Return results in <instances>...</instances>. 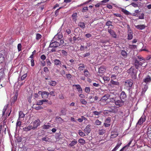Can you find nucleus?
Wrapping results in <instances>:
<instances>
[{"label":"nucleus","mask_w":151,"mask_h":151,"mask_svg":"<svg viewBox=\"0 0 151 151\" xmlns=\"http://www.w3.org/2000/svg\"><path fill=\"white\" fill-rule=\"evenodd\" d=\"M106 132V130L103 129H99L98 131L99 134L100 135H103Z\"/></svg>","instance_id":"obj_30"},{"label":"nucleus","mask_w":151,"mask_h":151,"mask_svg":"<svg viewBox=\"0 0 151 151\" xmlns=\"http://www.w3.org/2000/svg\"><path fill=\"white\" fill-rule=\"evenodd\" d=\"M41 122L39 119H37L33 121L32 124L33 125L32 127L33 130H35L37 128L40 124Z\"/></svg>","instance_id":"obj_6"},{"label":"nucleus","mask_w":151,"mask_h":151,"mask_svg":"<svg viewBox=\"0 0 151 151\" xmlns=\"http://www.w3.org/2000/svg\"><path fill=\"white\" fill-rule=\"evenodd\" d=\"M77 143V141L74 140L73 141H72L71 143L69 144V146L71 147H72L73 146L76 145Z\"/></svg>","instance_id":"obj_32"},{"label":"nucleus","mask_w":151,"mask_h":151,"mask_svg":"<svg viewBox=\"0 0 151 151\" xmlns=\"http://www.w3.org/2000/svg\"><path fill=\"white\" fill-rule=\"evenodd\" d=\"M64 43V41L63 40H60V42L58 41L52 40L50 42L49 47H50L52 48L51 50L52 52H55L56 51L55 48L59 47Z\"/></svg>","instance_id":"obj_1"},{"label":"nucleus","mask_w":151,"mask_h":151,"mask_svg":"<svg viewBox=\"0 0 151 151\" xmlns=\"http://www.w3.org/2000/svg\"><path fill=\"white\" fill-rule=\"evenodd\" d=\"M50 93L46 91H44L42 92V98L43 99H46L48 97V96L49 95Z\"/></svg>","instance_id":"obj_22"},{"label":"nucleus","mask_w":151,"mask_h":151,"mask_svg":"<svg viewBox=\"0 0 151 151\" xmlns=\"http://www.w3.org/2000/svg\"><path fill=\"white\" fill-rule=\"evenodd\" d=\"M145 116H142L138 120L137 124L141 125L145 121Z\"/></svg>","instance_id":"obj_11"},{"label":"nucleus","mask_w":151,"mask_h":151,"mask_svg":"<svg viewBox=\"0 0 151 151\" xmlns=\"http://www.w3.org/2000/svg\"><path fill=\"white\" fill-rule=\"evenodd\" d=\"M127 27L128 29L127 39L129 40H131L132 39L133 37V32L132 31L129 25H127Z\"/></svg>","instance_id":"obj_4"},{"label":"nucleus","mask_w":151,"mask_h":151,"mask_svg":"<svg viewBox=\"0 0 151 151\" xmlns=\"http://www.w3.org/2000/svg\"><path fill=\"white\" fill-rule=\"evenodd\" d=\"M90 55L89 52L86 53L85 54L83 55V57H86L89 56Z\"/></svg>","instance_id":"obj_57"},{"label":"nucleus","mask_w":151,"mask_h":151,"mask_svg":"<svg viewBox=\"0 0 151 151\" xmlns=\"http://www.w3.org/2000/svg\"><path fill=\"white\" fill-rule=\"evenodd\" d=\"M133 81L131 80H128L125 82V85L127 87L130 88L133 85Z\"/></svg>","instance_id":"obj_10"},{"label":"nucleus","mask_w":151,"mask_h":151,"mask_svg":"<svg viewBox=\"0 0 151 151\" xmlns=\"http://www.w3.org/2000/svg\"><path fill=\"white\" fill-rule=\"evenodd\" d=\"M85 91L86 93H89L90 91V89L89 87H86L85 88Z\"/></svg>","instance_id":"obj_50"},{"label":"nucleus","mask_w":151,"mask_h":151,"mask_svg":"<svg viewBox=\"0 0 151 151\" xmlns=\"http://www.w3.org/2000/svg\"><path fill=\"white\" fill-rule=\"evenodd\" d=\"M129 47L130 49H135L137 48V45H129Z\"/></svg>","instance_id":"obj_39"},{"label":"nucleus","mask_w":151,"mask_h":151,"mask_svg":"<svg viewBox=\"0 0 151 151\" xmlns=\"http://www.w3.org/2000/svg\"><path fill=\"white\" fill-rule=\"evenodd\" d=\"M135 27L136 28L140 30L143 29L146 27V26L144 24L138 25L135 26Z\"/></svg>","instance_id":"obj_21"},{"label":"nucleus","mask_w":151,"mask_h":151,"mask_svg":"<svg viewBox=\"0 0 151 151\" xmlns=\"http://www.w3.org/2000/svg\"><path fill=\"white\" fill-rule=\"evenodd\" d=\"M40 58L43 60H44L46 59V57L45 55H42L41 56Z\"/></svg>","instance_id":"obj_58"},{"label":"nucleus","mask_w":151,"mask_h":151,"mask_svg":"<svg viewBox=\"0 0 151 151\" xmlns=\"http://www.w3.org/2000/svg\"><path fill=\"white\" fill-rule=\"evenodd\" d=\"M24 68L26 71V73L23 74L21 78V80L23 81L25 79L27 76V73L28 71V69L26 67H24Z\"/></svg>","instance_id":"obj_17"},{"label":"nucleus","mask_w":151,"mask_h":151,"mask_svg":"<svg viewBox=\"0 0 151 151\" xmlns=\"http://www.w3.org/2000/svg\"><path fill=\"white\" fill-rule=\"evenodd\" d=\"M78 65L79 66L78 70L80 71L83 70L85 68V65L84 64L80 63L78 64Z\"/></svg>","instance_id":"obj_20"},{"label":"nucleus","mask_w":151,"mask_h":151,"mask_svg":"<svg viewBox=\"0 0 151 151\" xmlns=\"http://www.w3.org/2000/svg\"><path fill=\"white\" fill-rule=\"evenodd\" d=\"M151 81V78L150 76L149 75L147 76L146 78H145L143 80V82L145 83L146 84H147L150 83Z\"/></svg>","instance_id":"obj_15"},{"label":"nucleus","mask_w":151,"mask_h":151,"mask_svg":"<svg viewBox=\"0 0 151 151\" xmlns=\"http://www.w3.org/2000/svg\"><path fill=\"white\" fill-rule=\"evenodd\" d=\"M78 142L82 144L83 145L86 143L85 140L82 138H80L78 139Z\"/></svg>","instance_id":"obj_34"},{"label":"nucleus","mask_w":151,"mask_h":151,"mask_svg":"<svg viewBox=\"0 0 151 151\" xmlns=\"http://www.w3.org/2000/svg\"><path fill=\"white\" fill-rule=\"evenodd\" d=\"M112 22L110 21H108L106 23V25L108 26L109 27V26H111L113 27V25L112 24Z\"/></svg>","instance_id":"obj_35"},{"label":"nucleus","mask_w":151,"mask_h":151,"mask_svg":"<svg viewBox=\"0 0 151 151\" xmlns=\"http://www.w3.org/2000/svg\"><path fill=\"white\" fill-rule=\"evenodd\" d=\"M117 76V75L116 74H115L114 73H111V78L113 79H116V77Z\"/></svg>","instance_id":"obj_54"},{"label":"nucleus","mask_w":151,"mask_h":151,"mask_svg":"<svg viewBox=\"0 0 151 151\" xmlns=\"http://www.w3.org/2000/svg\"><path fill=\"white\" fill-rule=\"evenodd\" d=\"M104 125L105 127H108L110 126L111 124H110L104 123Z\"/></svg>","instance_id":"obj_61"},{"label":"nucleus","mask_w":151,"mask_h":151,"mask_svg":"<svg viewBox=\"0 0 151 151\" xmlns=\"http://www.w3.org/2000/svg\"><path fill=\"white\" fill-rule=\"evenodd\" d=\"M84 75L86 77H90L91 76L90 73L87 69H86L83 71Z\"/></svg>","instance_id":"obj_24"},{"label":"nucleus","mask_w":151,"mask_h":151,"mask_svg":"<svg viewBox=\"0 0 151 151\" xmlns=\"http://www.w3.org/2000/svg\"><path fill=\"white\" fill-rule=\"evenodd\" d=\"M101 122L98 119H97L95 122V124L97 125H101Z\"/></svg>","instance_id":"obj_44"},{"label":"nucleus","mask_w":151,"mask_h":151,"mask_svg":"<svg viewBox=\"0 0 151 151\" xmlns=\"http://www.w3.org/2000/svg\"><path fill=\"white\" fill-rule=\"evenodd\" d=\"M144 14L142 13L139 17V19H144Z\"/></svg>","instance_id":"obj_55"},{"label":"nucleus","mask_w":151,"mask_h":151,"mask_svg":"<svg viewBox=\"0 0 151 151\" xmlns=\"http://www.w3.org/2000/svg\"><path fill=\"white\" fill-rule=\"evenodd\" d=\"M62 55L64 56H66L68 55V52L67 51L64 50H61Z\"/></svg>","instance_id":"obj_37"},{"label":"nucleus","mask_w":151,"mask_h":151,"mask_svg":"<svg viewBox=\"0 0 151 151\" xmlns=\"http://www.w3.org/2000/svg\"><path fill=\"white\" fill-rule=\"evenodd\" d=\"M122 71V69L119 67L115 66L113 68V71L111 72V73H114L115 74L118 75Z\"/></svg>","instance_id":"obj_5"},{"label":"nucleus","mask_w":151,"mask_h":151,"mask_svg":"<svg viewBox=\"0 0 151 151\" xmlns=\"http://www.w3.org/2000/svg\"><path fill=\"white\" fill-rule=\"evenodd\" d=\"M151 59V55H149L147 56L146 58V60H149Z\"/></svg>","instance_id":"obj_60"},{"label":"nucleus","mask_w":151,"mask_h":151,"mask_svg":"<svg viewBox=\"0 0 151 151\" xmlns=\"http://www.w3.org/2000/svg\"><path fill=\"white\" fill-rule=\"evenodd\" d=\"M115 104L119 107H121L124 104V101L119 98H116L114 100Z\"/></svg>","instance_id":"obj_3"},{"label":"nucleus","mask_w":151,"mask_h":151,"mask_svg":"<svg viewBox=\"0 0 151 151\" xmlns=\"http://www.w3.org/2000/svg\"><path fill=\"white\" fill-rule=\"evenodd\" d=\"M111 83L112 85H116L119 86V82L117 81H115L113 80H111Z\"/></svg>","instance_id":"obj_38"},{"label":"nucleus","mask_w":151,"mask_h":151,"mask_svg":"<svg viewBox=\"0 0 151 151\" xmlns=\"http://www.w3.org/2000/svg\"><path fill=\"white\" fill-rule=\"evenodd\" d=\"M101 111L98 112L97 111H94L93 112V113L95 115L99 116L101 114Z\"/></svg>","instance_id":"obj_45"},{"label":"nucleus","mask_w":151,"mask_h":151,"mask_svg":"<svg viewBox=\"0 0 151 151\" xmlns=\"http://www.w3.org/2000/svg\"><path fill=\"white\" fill-rule=\"evenodd\" d=\"M66 110L65 109L63 108L61 109L60 111V113L63 115H65L66 114Z\"/></svg>","instance_id":"obj_46"},{"label":"nucleus","mask_w":151,"mask_h":151,"mask_svg":"<svg viewBox=\"0 0 151 151\" xmlns=\"http://www.w3.org/2000/svg\"><path fill=\"white\" fill-rule=\"evenodd\" d=\"M4 60V58L1 54H0V63H2Z\"/></svg>","instance_id":"obj_49"},{"label":"nucleus","mask_w":151,"mask_h":151,"mask_svg":"<svg viewBox=\"0 0 151 151\" xmlns=\"http://www.w3.org/2000/svg\"><path fill=\"white\" fill-rule=\"evenodd\" d=\"M66 32L69 35L71 33V31L70 29H68L66 30Z\"/></svg>","instance_id":"obj_63"},{"label":"nucleus","mask_w":151,"mask_h":151,"mask_svg":"<svg viewBox=\"0 0 151 151\" xmlns=\"http://www.w3.org/2000/svg\"><path fill=\"white\" fill-rule=\"evenodd\" d=\"M49 84L51 86H54L57 84V82L55 81H51L49 82Z\"/></svg>","instance_id":"obj_33"},{"label":"nucleus","mask_w":151,"mask_h":151,"mask_svg":"<svg viewBox=\"0 0 151 151\" xmlns=\"http://www.w3.org/2000/svg\"><path fill=\"white\" fill-rule=\"evenodd\" d=\"M73 86H75L76 87L79 93H82V90L80 85L79 84L73 85Z\"/></svg>","instance_id":"obj_19"},{"label":"nucleus","mask_w":151,"mask_h":151,"mask_svg":"<svg viewBox=\"0 0 151 151\" xmlns=\"http://www.w3.org/2000/svg\"><path fill=\"white\" fill-rule=\"evenodd\" d=\"M56 121H59L60 123H62L63 121V119L60 117H57L56 118Z\"/></svg>","instance_id":"obj_48"},{"label":"nucleus","mask_w":151,"mask_h":151,"mask_svg":"<svg viewBox=\"0 0 151 151\" xmlns=\"http://www.w3.org/2000/svg\"><path fill=\"white\" fill-rule=\"evenodd\" d=\"M110 27H108V32L110 34L111 37L116 38V32L113 30L111 29H109Z\"/></svg>","instance_id":"obj_8"},{"label":"nucleus","mask_w":151,"mask_h":151,"mask_svg":"<svg viewBox=\"0 0 151 151\" xmlns=\"http://www.w3.org/2000/svg\"><path fill=\"white\" fill-rule=\"evenodd\" d=\"M43 71L44 72L46 73L49 71V70L47 67H45L43 68Z\"/></svg>","instance_id":"obj_59"},{"label":"nucleus","mask_w":151,"mask_h":151,"mask_svg":"<svg viewBox=\"0 0 151 151\" xmlns=\"http://www.w3.org/2000/svg\"><path fill=\"white\" fill-rule=\"evenodd\" d=\"M88 8L87 7L85 6L84 7L82 10V12H85L87 11H88Z\"/></svg>","instance_id":"obj_52"},{"label":"nucleus","mask_w":151,"mask_h":151,"mask_svg":"<svg viewBox=\"0 0 151 151\" xmlns=\"http://www.w3.org/2000/svg\"><path fill=\"white\" fill-rule=\"evenodd\" d=\"M91 125H87L85 129H84V131L85 133H86L87 134H88L91 131V129H90Z\"/></svg>","instance_id":"obj_12"},{"label":"nucleus","mask_w":151,"mask_h":151,"mask_svg":"<svg viewBox=\"0 0 151 151\" xmlns=\"http://www.w3.org/2000/svg\"><path fill=\"white\" fill-rule=\"evenodd\" d=\"M110 97V95L108 94H106L104 96H102L101 99L100 100V101H106L108 99H109Z\"/></svg>","instance_id":"obj_18"},{"label":"nucleus","mask_w":151,"mask_h":151,"mask_svg":"<svg viewBox=\"0 0 151 151\" xmlns=\"http://www.w3.org/2000/svg\"><path fill=\"white\" fill-rule=\"evenodd\" d=\"M131 5L134 7H137L138 6V5L134 3H131Z\"/></svg>","instance_id":"obj_64"},{"label":"nucleus","mask_w":151,"mask_h":151,"mask_svg":"<svg viewBox=\"0 0 151 151\" xmlns=\"http://www.w3.org/2000/svg\"><path fill=\"white\" fill-rule=\"evenodd\" d=\"M22 45L20 43L18 44L17 45V48L18 50L19 51L21 50Z\"/></svg>","instance_id":"obj_53"},{"label":"nucleus","mask_w":151,"mask_h":151,"mask_svg":"<svg viewBox=\"0 0 151 151\" xmlns=\"http://www.w3.org/2000/svg\"><path fill=\"white\" fill-rule=\"evenodd\" d=\"M111 118L110 117H108L106 118V120H105V122L104 123L110 124L111 122Z\"/></svg>","instance_id":"obj_42"},{"label":"nucleus","mask_w":151,"mask_h":151,"mask_svg":"<svg viewBox=\"0 0 151 151\" xmlns=\"http://www.w3.org/2000/svg\"><path fill=\"white\" fill-rule=\"evenodd\" d=\"M121 54L124 58H126L127 56V53L124 50H121Z\"/></svg>","instance_id":"obj_29"},{"label":"nucleus","mask_w":151,"mask_h":151,"mask_svg":"<svg viewBox=\"0 0 151 151\" xmlns=\"http://www.w3.org/2000/svg\"><path fill=\"white\" fill-rule=\"evenodd\" d=\"M55 65H61V62L58 59H55L54 60Z\"/></svg>","instance_id":"obj_27"},{"label":"nucleus","mask_w":151,"mask_h":151,"mask_svg":"<svg viewBox=\"0 0 151 151\" xmlns=\"http://www.w3.org/2000/svg\"><path fill=\"white\" fill-rule=\"evenodd\" d=\"M23 129L24 131L26 132H28L31 129H33L32 127V125H29L26 127H24Z\"/></svg>","instance_id":"obj_16"},{"label":"nucleus","mask_w":151,"mask_h":151,"mask_svg":"<svg viewBox=\"0 0 151 151\" xmlns=\"http://www.w3.org/2000/svg\"><path fill=\"white\" fill-rule=\"evenodd\" d=\"M25 116V114L23 113L22 111H20L19 114V118H23Z\"/></svg>","instance_id":"obj_36"},{"label":"nucleus","mask_w":151,"mask_h":151,"mask_svg":"<svg viewBox=\"0 0 151 151\" xmlns=\"http://www.w3.org/2000/svg\"><path fill=\"white\" fill-rule=\"evenodd\" d=\"M121 11L126 15H131V13L130 12L123 8L122 9Z\"/></svg>","instance_id":"obj_31"},{"label":"nucleus","mask_w":151,"mask_h":151,"mask_svg":"<svg viewBox=\"0 0 151 151\" xmlns=\"http://www.w3.org/2000/svg\"><path fill=\"white\" fill-rule=\"evenodd\" d=\"M42 35L39 33H37L36 35V39L37 40H39L42 37Z\"/></svg>","instance_id":"obj_40"},{"label":"nucleus","mask_w":151,"mask_h":151,"mask_svg":"<svg viewBox=\"0 0 151 151\" xmlns=\"http://www.w3.org/2000/svg\"><path fill=\"white\" fill-rule=\"evenodd\" d=\"M128 73L131 76L132 78L135 79L137 77V70L134 67H131L127 71Z\"/></svg>","instance_id":"obj_2"},{"label":"nucleus","mask_w":151,"mask_h":151,"mask_svg":"<svg viewBox=\"0 0 151 151\" xmlns=\"http://www.w3.org/2000/svg\"><path fill=\"white\" fill-rule=\"evenodd\" d=\"M126 97L127 96L125 92L124 91H122L119 98L123 100L125 99Z\"/></svg>","instance_id":"obj_23"},{"label":"nucleus","mask_w":151,"mask_h":151,"mask_svg":"<svg viewBox=\"0 0 151 151\" xmlns=\"http://www.w3.org/2000/svg\"><path fill=\"white\" fill-rule=\"evenodd\" d=\"M142 63L137 60H136L134 63V65L136 69H138L139 66H142Z\"/></svg>","instance_id":"obj_13"},{"label":"nucleus","mask_w":151,"mask_h":151,"mask_svg":"<svg viewBox=\"0 0 151 151\" xmlns=\"http://www.w3.org/2000/svg\"><path fill=\"white\" fill-rule=\"evenodd\" d=\"M63 36V35L61 33H58L55 36L53 40L60 42V40H61V39L62 38Z\"/></svg>","instance_id":"obj_7"},{"label":"nucleus","mask_w":151,"mask_h":151,"mask_svg":"<svg viewBox=\"0 0 151 151\" xmlns=\"http://www.w3.org/2000/svg\"><path fill=\"white\" fill-rule=\"evenodd\" d=\"M77 13L76 12L73 13L72 15V20L75 22H76L77 19Z\"/></svg>","instance_id":"obj_25"},{"label":"nucleus","mask_w":151,"mask_h":151,"mask_svg":"<svg viewBox=\"0 0 151 151\" xmlns=\"http://www.w3.org/2000/svg\"><path fill=\"white\" fill-rule=\"evenodd\" d=\"M18 97V94H15L14 96L12 98L11 101V105H13L14 102L17 100Z\"/></svg>","instance_id":"obj_14"},{"label":"nucleus","mask_w":151,"mask_h":151,"mask_svg":"<svg viewBox=\"0 0 151 151\" xmlns=\"http://www.w3.org/2000/svg\"><path fill=\"white\" fill-rule=\"evenodd\" d=\"M51 127V126L48 125H44L43 126V128L45 129H48L50 127Z\"/></svg>","instance_id":"obj_51"},{"label":"nucleus","mask_w":151,"mask_h":151,"mask_svg":"<svg viewBox=\"0 0 151 151\" xmlns=\"http://www.w3.org/2000/svg\"><path fill=\"white\" fill-rule=\"evenodd\" d=\"M106 69L103 66H101L99 69L98 72L99 73H102L105 71Z\"/></svg>","instance_id":"obj_28"},{"label":"nucleus","mask_w":151,"mask_h":151,"mask_svg":"<svg viewBox=\"0 0 151 151\" xmlns=\"http://www.w3.org/2000/svg\"><path fill=\"white\" fill-rule=\"evenodd\" d=\"M148 88V85L147 84H145L142 86V91H141V95H143L145 94Z\"/></svg>","instance_id":"obj_9"},{"label":"nucleus","mask_w":151,"mask_h":151,"mask_svg":"<svg viewBox=\"0 0 151 151\" xmlns=\"http://www.w3.org/2000/svg\"><path fill=\"white\" fill-rule=\"evenodd\" d=\"M79 134L81 137H84L85 136V134L81 130H79L78 131Z\"/></svg>","instance_id":"obj_41"},{"label":"nucleus","mask_w":151,"mask_h":151,"mask_svg":"<svg viewBox=\"0 0 151 151\" xmlns=\"http://www.w3.org/2000/svg\"><path fill=\"white\" fill-rule=\"evenodd\" d=\"M78 26L82 29H84L85 27V24L83 22H80L78 23Z\"/></svg>","instance_id":"obj_26"},{"label":"nucleus","mask_w":151,"mask_h":151,"mask_svg":"<svg viewBox=\"0 0 151 151\" xmlns=\"http://www.w3.org/2000/svg\"><path fill=\"white\" fill-rule=\"evenodd\" d=\"M65 74V72L64 70H62L61 71L60 74L62 76H63Z\"/></svg>","instance_id":"obj_56"},{"label":"nucleus","mask_w":151,"mask_h":151,"mask_svg":"<svg viewBox=\"0 0 151 151\" xmlns=\"http://www.w3.org/2000/svg\"><path fill=\"white\" fill-rule=\"evenodd\" d=\"M7 106H5L3 109L2 111V116H4V115L5 112L6 111L7 109Z\"/></svg>","instance_id":"obj_43"},{"label":"nucleus","mask_w":151,"mask_h":151,"mask_svg":"<svg viewBox=\"0 0 151 151\" xmlns=\"http://www.w3.org/2000/svg\"><path fill=\"white\" fill-rule=\"evenodd\" d=\"M81 103L85 105L87 103V101L84 99H81L80 100Z\"/></svg>","instance_id":"obj_47"},{"label":"nucleus","mask_w":151,"mask_h":151,"mask_svg":"<svg viewBox=\"0 0 151 151\" xmlns=\"http://www.w3.org/2000/svg\"><path fill=\"white\" fill-rule=\"evenodd\" d=\"M43 108V107L40 106H38L35 107V109L37 110H39L40 109H42Z\"/></svg>","instance_id":"obj_62"}]
</instances>
